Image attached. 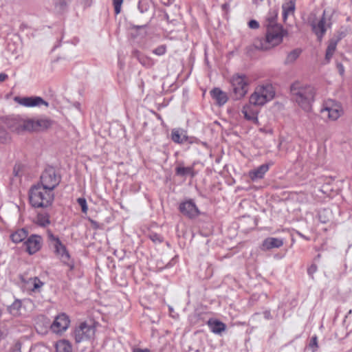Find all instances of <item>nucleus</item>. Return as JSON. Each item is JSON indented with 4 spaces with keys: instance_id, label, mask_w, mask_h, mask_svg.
<instances>
[{
    "instance_id": "20",
    "label": "nucleus",
    "mask_w": 352,
    "mask_h": 352,
    "mask_svg": "<svg viewBox=\"0 0 352 352\" xmlns=\"http://www.w3.org/2000/svg\"><path fill=\"white\" fill-rule=\"evenodd\" d=\"M207 324L210 331L214 334L220 335L226 329V324L217 319H210Z\"/></svg>"
},
{
    "instance_id": "5",
    "label": "nucleus",
    "mask_w": 352,
    "mask_h": 352,
    "mask_svg": "<svg viewBox=\"0 0 352 352\" xmlns=\"http://www.w3.org/2000/svg\"><path fill=\"white\" fill-rule=\"evenodd\" d=\"M275 96V89L272 84L265 82L258 85L250 96V101L261 107L272 100Z\"/></svg>"
},
{
    "instance_id": "25",
    "label": "nucleus",
    "mask_w": 352,
    "mask_h": 352,
    "mask_svg": "<svg viewBox=\"0 0 352 352\" xmlns=\"http://www.w3.org/2000/svg\"><path fill=\"white\" fill-rule=\"evenodd\" d=\"M56 352H72L70 342L66 340H60L55 344Z\"/></svg>"
},
{
    "instance_id": "19",
    "label": "nucleus",
    "mask_w": 352,
    "mask_h": 352,
    "mask_svg": "<svg viewBox=\"0 0 352 352\" xmlns=\"http://www.w3.org/2000/svg\"><path fill=\"white\" fill-rule=\"evenodd\" d=\"M270 165L265 164L249 172V177L252 181L262 179L268 171Z\"/></svg>"
},
{
    "instance_id": "36",
    "label": "nucleus",
    "mask_w": 352,
    "mask_h": 352,
    "mask_svg": "<svg viewBox=\"0 0 352 352\" xmlns=\"http://www.w3.org/2000/svg\"><path fill=\"white\" fill-rule=\"evenodd\" d=\"M309 346L311 349L312 352H316L318 350V344L316 336L311 338Z\"/></svg>"
},
{
    "instance_id": "21",
    "label": "nucleus",
    "mask_w": 352,
    "mask_h": 352,
    "mask_svg": "<svg viewBox=\"0 0 352 352\" xmlns=\"http://www.w3.org/2000/svg\"><path fill=\"white\" fill-rule=\"evenodd\" d=\"M210 95L219 106L226 104L228 100L227 94L219 88H214L211 90Z\"/></svg>"
},
{
    "instance_id": "26",
    "label": "nucleus",
    "mask_w": 352,
    "mask_h": 352,
    "mask_svg": "<svg viewBox=\"0 0 352 352\" xmlns=\"http://www.w3.org/2000/svg\"><path fill=\"white\" fill-rule=\"evenodd\" d=\"M277 16L278 12L276 10H270L268 12L265 19V26L267 28L274 25H280L279 24L276 23Z\"/></svg>"
},
{
    "instance_id": "31",
    "label": "nucleus",
    "mask_w": 352,
    "mask_h": 352,
    "mask_svg": "<svg viewBox=\"0 0 352 352\" xmlns=\"http://www.w3.org/2000/svg\"><path fill=\"white\" fill-rule=\"evenodd\" d=\"M175 173L177 175L179 176H185L187 175H190L192 176L194 175L193 172V167L188 166V167H184V166H177L175 168Z\"/></svg>"
},
{
    "instance_id": "28",
    "label": "nucleus",
    "mask_w": 352,
    "mask_h": 352,
    "mask_svg": "<svg viewBox=\"0 0 352 352\" xmlns=\"http://www.w3.org/2000/svg\"><path fill=\"white\" fill-rule=\"evenodd\" d=\"M6 127L3 119L0 121V142L1 143H6L11 140L10 134L8 132Z\"/></svg>"
},
{
    "instance_id": "23",
    "label": "nucleus",
    "mask_w": 352,
    "mask_h": 352,
    "mask_svg": "<svg viewBox=\"0 0 352 352\" xmlns=\"http://www.w3.org/2000/svg\"><path fill=\"white\" fill-rule=\"evenodd\" d=\"M282 8L283 18L285 20L289 15L294 14L296 8V0H285Z\"/></svg>"
},
{
    "instance_id": "34",
    "label": "nucleus",
    "mask_w": 352,
    "mask_h": 352,
    "mask_svg": "<svg viewBox=\"0 0 352 352\" xmlns=\"http://www.w3.org/2000/svg\"><path fill=\"white\" fill-rule=\"evenodd\" d=\"M77 202L79 204V206L81 207L82 212L83 213H87L88 210V207L87 205V201L83 197H80L77 199Z\"/></svg>"
},
{
    "instance_id": "37",
    "label": "nucleus",
    "mask_w": 352,
    "mask_h": 352,
    "mask_svg": "<svg viewBox=\"0 0 352 352\" xmlns=\"http://www.w3.org/2000/svg\"><path fill=\"white\" fill-rule=\"evenodd\" d=\"M112 1L116 14H120L121 12V7L123 3V0H112Z\"/></svg>"
},
{
    "instance_id": "35",
    "label": "nucleus",
    "mask_w": 352,
    "mask_h": 352,
    "mask_svg": "<svg viewBox=\"0 0 352 352\" xmlns=\"http://www.w3.org/2000/svg\"><path fill=\"white\" fill-rule=\"evenodd\" d=\"M166 52V47L164 45H162L156 47L153 50V53L157 56H162Z\"/></svg>"
},
{
    "instance_id": "16",
    "label": "nucleus",
    "mask_w": 352,
    "mask_h": 352,
    "mask_svg": "<svg viewBox=\"0 0 352 352\" xmlns=\"http://www.w3.org/2000/svg\"><path fill=\"white\" fill-rule=\"evenodd\" d=\"M179 209L184 215L190 219L197 217L199 214V209L192 200L181 203Z\"/></svg>"
},
{
    "instance_id": "22",
    "label": "nucleus",
    "mask_w": 352,
    "mask_h": 352,
    "mask_svg": "<svg viewBox=\"0 0 352 352\" xmlns=\"http://www.w3.org/2000/svg\"><path fill=\"white\" fill-rule=\"evenodd\" d=\"M283 245V241L281 239L269 237L264 240L263 243V248L265 250H270L272 248H278Z\"/></svg>"
},
{
    "instance_id": "6",
    "label": "nucleus",
    "mask_w": 352,
    "mask_h": 352,
    "mask_svg": "<svg viewBox=\"0 0 352 352\" xmlns=\"http://www.w3.org/2000/svg\"><path fill=\"white\" fill-rule=\"evenodd\" d=\"M230 83L236 100L243 98L248 92L250 80L245 75L234 74L230 78Z\"/></svg>"
},
{
    "instance_id": "45",
    "label": "nucleus",
    "mask_w": 352,
    "mask_h": 352,
    "mask_svg": "<svg viewBox=\"0 0 352 352\" xmlns=\"http://www.w3.org/2000/svg\"><path fill=\"white\" fill-rule=\"evenodd\" d=\"M229 5L227 4V3H224L223 6H222V8L223 9H227L228 8Z\"/></svg>"
},
{
    "instance_id": "43",
    "label": "nucleus",
    "mask_w": 352,
    "mask_h": 352,
    "mask_svg": "<svg viewBox=\"0 0 352 352\" xmlns=\"http://www.w3.org/2000/svg\"><path fill=\"white\" fill-rule=\"evenodd\" d=\"M8 76L5 73H0V82H3L7 80Z\"/></svg>"
},
{
    "instance_id": "10",
    "label": "nucleus",
    "mask_w": 352,
    "mask_h": 352,
    "mask_svg": "<svg viewBox=\"0 0 352 352\" xmlns=\"http://www.w3.org/2000/svg\"><path fill=\"white\" fill-rule=\"evenodd\" d=\"M95 333L96 328L94 325L82 322L74 330V338L76 342L79 343L94 339Z\"/></svg>"
},
{
    "instance_id": "2",
    "label": "nucleus",
    "mask_w": 352,
    "mask_h": 352,
    "mask_svg": "<svg viewBox=\"0 0 352 352\" xmlns=\"http://www.w3.org/2000/svg\"><path fill=\"white\" fill-rule=\"evenodd\" d=\"M287 32L282 25H274L267 28L265 38L255 40L254 45L256 48L266 51L280 45Z\"/></svg>"
},
{
    "instance_id": "15",
    "label": "nucleus",
    "mask_w": 352,
    "mask_h": 352,
    "mask_svg": "<svg viewBox=\"0 0 352 352\" xmlns=\"http://www.w3.org/2000/svg\"><path fill=\"white\" fill-rule=\"evenodd\" d=\"M69 323V317L65 314H61L55 318L54 321L51 324V329L56 333H62L67 330Z\"/></svg>"
},
{
    "instance_id": "11",
    "label": "nucleus",
    "mask_w": 352,
    "mask_h": 352,
    "mask_svg": "<svg viewBox=\"0 0 352 352\" xmlns=\"http://www.w3.org/2000/svg\"><path fill=\"white\" fill-rule=\"evenodd\" d=\"M53 121L45 116L28 118L29 132L43 131L50 128Z\"/></svg>"
},
{
    "instance_id": "4",
    "label": "nucleus",
    "mask_w": 352,
    "mask_h": 352,
    "mask_svg": "<svg viewBox=\"0 0 352 352\" xmlns=\"http://www.w3.org/2000/svg\"><path fill=\"white\" fill-rule=\"evenodd\" d=\"M333 12L324 10L322 16L317 17L314 13H311L308 17V23L311 27L312 31L316 35L318 39L321 41L327 30L332 25Z\"/></svg>"
},
{
    "instance_id": "18",
    "label": "nucleus",
    "mask_w": 352,
    "mask_h": 352,
    "mask_svg": "<svg viewBox=\"0 0 352 352\" xmlns=\"http://www.w3.org/2000/svg\"><path fill=\"white\" fill-rule=\"evenodd\" d=\"M24 287L32 292H40L41 288L44 285V283L41 281L38 277H32L28 280L22 278Z\"/></svg>"
},
{
    "instance_id": "14",
    "label": "nucleus",
    "mask_w": 352,
    "mask_h": 352,
    "mask_svg": "<svg viewBox=\"0 0 352 352\" xmlns=\"http://www.w3.org/2000/svg\"><path fill=\"white\" fill-rule=\"evenodd\" d=\"M260 107H261L256 105L249 100L248 103L243 106L241 113L245 120L251 121L256 124H258V114Z\"/></svg>"
},
{
    "instance_id": "40",
    "label": "nucleus",
    "mask_w": 352,
    "mask_h": 352,
    "mask_svg": "<svg viewBox=\"0 0 352 352\" xmlns=\"http://www.w3.org/2000/svg\"><path fill=\"white\" fill-rule=\"evenodd\" d=\"M248 26L251 29L256 30L259 28V23L257 21L252 19L249 21Z\"/></svg>"
},
{
    "instance_id": "30",
    "label": "nucleus",
    "mask_w": 352,
    "mask_h": 352,
    "mask_svg": "<svg viewBox=\"0 0 352 352\" xmlns=\"http://www.w3.org/2000/svg\"><path fill=\"white\" fill-rule=\"evenodd\" d=\"M337 46V41L331 40L327 48L325 58L329 61L333 55Z\"/></svg>"
},
{
    "instance_id": "12",
    "label": "nucleus",
    "mask_w": 352,
    "mask_h": 352,
    "mask_svg": "<svg viewBox=\"0 0 352 352\" xmlns=\"http://www.w3.org/2000/svg\"><path fill=\"white\" fill-rule=\"evenodd\" d=\"M48 238L54 248L56 256L63 262L67 263L69 260V254L66 247L61 243L59 238L54 236L52 233L48 234Z\"/></svg>"
},
{
    "instance_id": "39",
    "label": "nucleus",
    "mask_w": 352,
    "mask_h": 352,
    "mask_svg": "<svg viewBox=\"0 0 352 352\" xmlns=\"http://www.w3.org/2000/svg\"><path fill=\"white\" fill-rule=\"evenodd\" d=\"M149 238L151 241H153L155 243H160L162 242V238L160 235L156 233H152L149 235Z\"/></svg>"
},
{
    "instance_id": "7",
    "label": "nucleus",
    "mask_w": 352,
    "mask_h": 352,
    "mask_svg": "<svg viewBox=\"0 0 352 352\" xmlns=\"http://www.w3.org/2000/svg\"><path fill=\"white\" fill-rule=\"evenodd\" d=\"M4 125L10 132L22 134L29 132L28 118L20 115H14L4 119Z\"/></svg>"
},
{
    "instance_id": "33",
    "label": "nucleus",
    "mask_w": 352,
    "mask_h": 352,
    "mask_svg": "<svg viewBox=\"0 0 352 352\" xmlns=\"http://www.w3.org/2000/svg\"><path fill=\"white\" fill-rule=\"evenodd\" d=\"M36 223L43 227L48 226L50 223L49 215L46 213L38 214L36 217Z\"/></svg>"
},
{
    "instance_id": "46",
    "label": "nucleus",
    "mask_w": 352,
    "mask_h": 352,
    "mask_svg": "<svg viewBox=\"0 0 352 352\" xmlns=\"http://www.w3.org/2000/svg\"><path fill=\"white\" fill-rule=\"evenodd\" d=\"M340 72L341 74H342L343 72H344V69H343V67L342 65H340Z\"/></svg>"
},
{
    "instance_id": "17",
    "label": "nucleus",
    "mask_w": 352,
    "mask_h": 352,
    "mask_svg": "<svg viewBox=\"0 0 352 352\" xmlns=\"http://www.w3.org/2000/svg\"><path fill=\"white\" fill-rule=\"evenodd\" d=\"M26 250L30 254L38 252L42 245V239L38 235H32L25 241Z\"/></svg>"
},
{
    "instance_id": "38",
    "label": "nucleus",
    "mask_w": 352,
    "mask_h": 352,
    "mask_svg": "<svg viewBox=\"0 0 352 352\" xmlns=\"http://www.w3.org/2000/svg\"><path fill=\"white\" fill-rule=\"evenodd\" d=\"M20 307L19 302L13 303L9 308L10 312L14 316H16L19 314L18 309Z\"/></svg>"
},
{
    "instance_id": "24",
    "label": "nucleus",
    "mask_w": 352,
    "mask_h": 352,
    "mask_svg": "<svg viewBox=\"0 0 352 352\" xmlns=\"http://www.w3.org/2000/svg\"><path fill=\"white\" fill-rule=\"evenodd\" d=\"M171 139L175 143L182 144L187 141L188 138L184 131L174 129L171 132Z\"/></svg>"
},
{
    "instance_id": "32",
    "label": "nucleus",
    "mask_w": 352,
    "mask_h": 352,
    "mask_svg": "<svg viewBox=\"0 0 352 352\" xmlns=\"http://www.w3.org/2000/svg\"><path fill=\"white\" fill-rule=\"evenodd\" d=\"M138 59L140 64L146 67H151L155 64L154 60L146 56L139 55Z\"/></svg>"
},
{
    "instance_id": "13",
    "label": "nucleus",
    "mask_w": 352,
    "mask_h": 352,
    "mask_svg": "<svg viewBox=\"0 0 352 352\" xmlns=\"http://www.w3.org/2000/svg\"><path fill=\"white\" fill-rule=\"evenodd\" d=\"M14 101L20 105L26 107H41L44 105L45 107L49 106V103L44 100L40 96H31V97H19L16 96L14 98Z\"/></svg>"
},
{
    "instance_id": "42",
    "label": "nucleus",
    "mask_w": 352,
    "mask_h": 352,
    "mask_svg": "<svg viewBox=\"0 0 352 352\" xmlns=\"http://www.w3.org/2000/svg\"><path fill=\"white\" fill-rule=\"evenodd\" d=\"M133 352H151V351L148 349H140V348H135L133 350Z\"/></svg>"
},
{
    "instance_id": "44",
    "label": "nucleus",
    "mask_w": 352,
    "mask_h": 352,
    "mask_svg": "<svg viewBox=\"0 0 352 352\" xmlns=\"http://www.w3.org/2000/svg\"><path fill=\"white\" fill-rule=\"evenodd\" d=\"M260 131L261 132H263V133H271L272 131V129H265L263 128H261L260 129Z\"/></svg>"
},
{
    "instance_id": "27",
    "label": "nucleus",
    "mask_w": 352,
    "mask_h": 352,
    "mask_svg": "<svg viewBox=\"0 0 352 352\" xmlns=\"http://www.w3.org/2000/svg\"><path fill=\"white\" fill-rule=\"evenodd\" d=\"M28 236L27 231L22 228L17 230L10 235L11 240L15 243H19L23 241Z\"/></svg>"
},
{
    "instance_id": "41",
    "label": "nucleus",
    "mask_w": 352,
    "mask_h": 352,
    "mask_svg": "<svg viewBox=\"0 0 352 352\" xmlns=\"http://www.w3.org/2000/svg\"><path fill=\"white\" fill-rule=\"evenodd\" d=\"M317 271V266L316 265H311L309 268H308V274H314Z\"/></svg>"
},
{
    "instance_id": "1",
    "label": "nucleus",
    "mask_w": 352,
    "mask_h": 352,
    "mask_svg": "<svg viewBox=\"0 0 352 352\" xmlns=\"http://www.w3.org/2000/svg\"><path fill=\"white\" fill-rule=\"evenodd\" d=\"M291 93L295 102L305 111H309L314 100L316 90L311 85L296 82L291 86Z\"/></svg>"
},
{
    "instance_id": "3",
    "label": "nucleus",
    "mask_w": 352,
    "mask_h": 352,
    "mask_svg": "<svg viewBox=\"0 0 352 352\" xmlns=\"http://www.w3.org/2000/svg\"><path fill=\"white\" fill-rule=\"evenodd\" d=\"M54 192L36 184L29 191L30 203L34 208H46L53 203Z\"/></svg>"
},
{
    "instance_id": "8",
    "label": "nucleus",
    "mask_w": 352,
    "mask_h": 352,
    "mask_svg": "<svg viewBox=\"0 0 352 352\" xmlns=\"http://www.w3.org/2000/svg\"><path fill=\"white\" fill-rule=\"evenodd\" d=\"M320 112L329 120L336 121L342 115L343 109L340 103L329 99L323 103Z\"/></svg>"
},
{
    "instance_id": "9",
    "label": "nucleus",
    "mask_w": 352,
    "mask_h": 352,
    "mask_svg": "<svg viewBox=\"0 0 352 352\" xmlns=\"http://www.w3.org/2000/svg\"><path fill=\"white\" fill-rule=\"evenodd\" d=\"M60 182V177L58 175L53 168H48L45 170L41 176V186L53 192Z\"/></svg>"
},
{
    "instance_id": "29",
    "label": "nucleus",
    "mask_w": 352,
    "mask_h": 352,
    "mask_svg": "<svg viewBox=\"0 0 352 352\" xmlns=\"http://www.w3.org/2000/svg\"><path fill=\"white\" fill-rule=\"evenodd\" d=\"M301 53V50L299 49H295L292 51H291L287 55V57L285 60V64L289 65L294 63L297 58L299 57L300 54Z\"/></svg>"
}]
</instances>
